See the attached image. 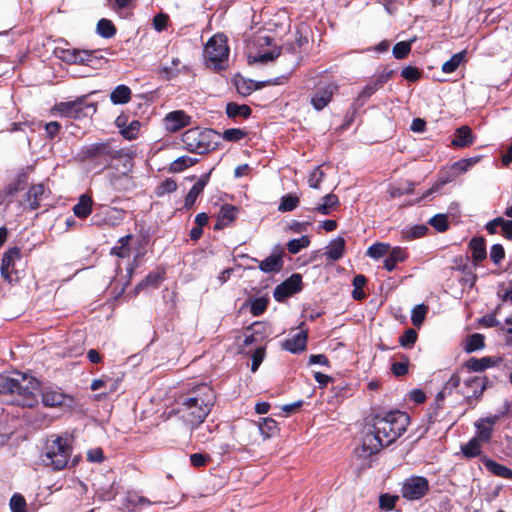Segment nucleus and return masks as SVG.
Listing matches in <instances>:
<instances>
[{"instance_id":"nucleus-1","label":"nucleus","mask_w":512,"mask_h":512,"mask_svg":"<svg viewBox=\"0 0 512 512\" xmlns=\"http://www.w3.org/2000/svg\"><path fill=\"white\" fill-rule=\"evenodd\" d=\"M408 424L409 416L405 412L390 411L376 415L373 430L363 437L362 451L366 455L376 454L381 448L395 442L406 431Z\"/></svg>"},{"instance_id":"nucleus-2","label":"nucleus","mask_w":512,"mask_h":512,"mask_svg":"<svg viewBox=\"0 0 512 512\" xmlns=\"http://www.w3.org/2000/svg\"><path fill=\"white\" fill-rule=\"evenodd\" d=\"M214 401L213 389L207 384H202L186 394L180 395L174 412L185 426L193 431L209 415Z\"/></svg>"},{"instance_id":"nucleus-3","label":"nucleus","mask_w":512,"mask_h":512,"mask_svg":"<svg viewBox=\"0 0 512 512\" xmlns=\"http://www.w3.org/2000/svg\"><path fill=\"white\" fill-rule=\"evenodd\" d=\"M39 382L33 376L13 371L0 374V394L10 397L13 405L32 408L38 403Z\"/></svg>"},{"instance_id":"nucleus-4","label":"nucleus","mask_w":512,"mask_h":512,"mask_svg":"<svg viewBox=\"0 0 512 512\" xmlns=\"http://www.w3.org/2000/svg\"><path fill=\"white\" fill-rule=\"evenodd\" d=\"M123 151L116 149L111 141L92 143L81 147L77 157L82 162H89L101 169L111 167L119 170L118 162L125 157Z\"/></svg>"},{"instance_id":"nucleus-5","label":"nucleus","mask_w":512,"mask_h":512,"mask_svg":"<svg viewBox=\"0 0 512 512\" xmlns=\"http://www.w3.org/2000/svg\"><path fill=\"white\" fill-rule=\"evenodd\" d=\"M71 453L72 447L67 438L52 435L46 441L41 461L45 466L59 471L67 466Z\"/></svg>"},{"instance_id":"nucleus-6","label":"nucleus","mask_w":512,"mask_h":512,"mask_svg":"<svg viewBox=\"0 0 512 512\" xmlns=\"http://www.w3.org/2000/svg\"><path fill=\"white\" fill-rule=\"evenodd\" d=\"M217 133L212 129H200L198 127L185 131L182 135L184 149L191 153L204 154L214 150L217 142Z\"/></svg>"},{"instance_id":"nucleus-7","label":"nucleus","mask_w":512,"mask_h":512,"mask_svg":"<svg viewBox=\"0 0 512 512\" xmlns=\"http://www.w3.org/2000/svg\"><path fill=\"white\" fill-rule=\"evenodd\" d=\"M229 47L227 39L223 35H215L209 39L204 47V57L207 65L216 71L224 70L227 67Z\"/></svg>"},{"instance_id":"nucleus-8","label":"nucleus","mask_w":512,"mask_h":512,"mask_svg":"<svg viewBox=\"0 0 512 512\" xmlns=\"http://www.w3.org/2000/svg\"><path fill=\"white\" fill-rule=\"evenodd\" d=\"M339 86L336 82L320 81L311 95L310 103L316 111H322L332 101L334 95L338 93Z\"/></svg>"},{"instance_id":"nucleus-9","label":"nucleus","mask_w":512,"mask_h":512,"mask_svg":"<svg viewBox=\"0 0 512 512\" xmlns=\"http://www.w3.org/2000/svg\"><path fill=\"white\" fill-rule=\"evenodd\" d=\"M429 491V482L422 476H411L407 478L401 489L402 497L407 500H419Z\"/></svg>"},{"instance_id":"nucleus-10","label":"nucleus","mask_w":512,"mask_h":512,"mask_svg":"<svg viewBox=\"0 0 512 512\" xmlns=\"http://www.w3.org/2000/svg\"><path fill=\"white\" fill-rule=\"evenodd\" d=\"M492 386V382L487 377L473 376L464 380L461 394L468 403L472 400H478L487 387Z\"/></svg>"},{"instance_id":"nucleus-11","label":"nucleus","mask_w":512,"mask_h":512,"mask_svg":"<svg viewBox=\"0 0 512 512\" xmlns=\"http://www.w3.org/2000/svg\"><path fill=\"white\" fill-rule=\"evenodd\" d=\"M119 173H113L110 176L111 185L117 190H127L132 187L133 182L132 178L129 175V172L132 168V159L128 155L122 157V159L118 162Z\"/></svg>"},{"instance_id":"nucleus-12","label":"nucleus","mask_w":512,"mask_h":512,"mask_svg":"<svg viewBox=\"0 0 512 512\" xmlns=\"http://www.w3.org/2000/svg\"><path fill=\"white\" fill-rule=\"evenodd\" d=\"M56 109L64 116L69 118H80L87 116L88 112L94 113L96 106L94 104H83L82 99L69 102H61L56 105Z\"/></svg>"},{"instance_id":"nucleus-13","label":"nucleus","mask_w":512,"mask_h":512,"mask_svg":"<svg viewBox=\"0 0 512 512\" xmlns=\"http://www.w3.org/2000/svg\"><path fill=\"white\" fill-rule=\"evenodd\" d=\"M393 72V70L384 71L379 75L373 77L359 93L356 99L357 105L362 106L367 99H369L376 91L381 89L384 86V84L387 83L389 79L392 77Z\"/></svg>"},{"instance_id":"nucleus-14","label":"nucleus","mask_w":512,"mask_h":512,"mask_svg":"<svg viewBox=\"0 0 512 512\" xmlns=\"http://www.w3.org/2000/svg\"><path fill=\"white\" fill-rule=\"evenodd\" d=\"M165 128L169 132H176L191 124V116L182 110L168 113L164 118Z\"/></svg>"},{"instance_id":"nucleus-15","label":"nucleus","mask_w":512,"mask_h":512,"mask_svg":"<svg viewBox=\"0 0 512 512\" xmlns=\"http://www.w3.org/2000/svg\"><path fill=\"white\" fill-rule=\"evenodd\" d=\"M499 416H490L481 418L475 423L477 429L476 435L474 436L483 443H488L492 437L493 426L498 422Z\"/></svg>"},{"instance_id":"nucleus-16","label":"nucleus","mask_w":512,"mask_h":512,"mask_svg":"<svg viewBox=\"0 0 512 512\" xmlns=\"http://www.w3.org/2000/svg\"><path fill=\"white\" fill-rule=\"evenodd\" d=\"M20 257L21 251L18 247H12L4 253L2 257L0 271L2 277L6 281L11 282V272L14 269L15 261L20 259Z\"/></svg>"},{"instance_id":"nucleus-17","label":"nucleus","mask_w":512,"mask_h":512,"mask_svg":"<svg viewBox=\"0 0 512 512\" xmlns=\"http://www.w3.org/2000/svg\"><path fill=\"white\" fill-rule=\"evenodd\" d=\"M95 53L96 51L71 48L63 50L61 58L67 63L89 65Z\"/></svg>"},{"instance_id":"nucleus-18","label":"nucleus","mask_w":512,"mask_h":512,"mask_svg":"<svg viewBox=\"0 0 512 512\" xmlns=\"http://www.w3.org/2000/svg\"><path fill=\"white\" fill-rule=\"evenodd\" d=\"M307 332L299 331L282 343V348L291 353H301L306 349Z\"/></svg>"},{"instance_id":"nucleus-19","label":"nucleus","mask_w":512,"mask_h":512,"mask_svg":"<svg viewBox=\"0 0 512 512\" xmlns=\"http://www.w3.org/2000/svg\"><path fill=\"white\" fill-rule=\"evenodd\" d=\"M258 263V268L264 273H277L283 268V258L281 253H273L262 261L253 259Z\"/></svg>"},{"instance_id":"nucleus-20","label":"nucleus","mask_w":512,"mask_h":512,"mask_svg":"<svg viewBox=\"0 0 512 512\" xmlns=\"http://www.w3.org/2000/svg\"><path fill=\"white\" fill-rule=\"evenodd\" d=\"M500 361V358L492 356H485L482 358L472 357L465 362L464 366L472 372H483L484 370L497 365Z\"/></svg>"},{"instance_id":"nucleus-21","label":"nucleus","mask_w":512,"mask_h":512,"mask_svg":"<svg viewBox=\"0 0 512 512\" xmlns=\"http://www.w3.org/2000/svg\"><path fill=\"white\" fill-rule=\"evenodd\" d=\"M237 208L231 204H224L220 207V210L217 214V221L214 225L215 230H221L224 227L231 224L237 215Z\"/></svg>"},{"instance_id":"nucleus-22","label":"nucleus","mask_w":512,"mask_h":512,"mask_svg":"<svg viewBox=\"0 0 512 512\" xmlns=\"http://www.w3.org/2000/svg\"><path fill=\"white\" fill-rule=\"evenodd\" d=\"M210 174L211 172L203 174L189 190L184 203V207L186 209H190L195 204L197 197L203 192L205 186L208 184Z\"/></svg>"},{"instance_id":"nucleus-23","label":"nucleus","mask_w":512,"mask_h":512,"mask_svg":"<svg viewBox=\"0 0 512 512\" xmlns=\"http://www.w3.org/2000/svg\"><path fill=\"white\" fill-rule=\"evenodd\" d=\"M66 400L71 401V398L58 390H47L42 393V403L46 407L62 406Z\"/></svg>"},{"instance_id":"nucleus-24","label":"nucleus","mask_w":512,"mask_h":512,"mask_svg":"<svg viewBox=\"0 0 512 512\" xmlns=\"http://www.w3.org/2000/svg\"><path fill=\"white\" fill-rule=\"evenodd\" d=\"M458 176L454 173V171L448 167L445 170H442L439 174L438 181L430 188L428 189L421 197V199H426L433 193L440 190L442 186H444L447 183L452 182L454 179H456Z\"/></svg>"},{"instance_id":"nucleus-25","label":"nucleus","mask_w":512,"mask_h":512,"mask_svg":"<svg viewBox=\"0 0 512 512\" xmlns=\"http://www.w3.org/2000/svg\"><path fill=\"white\" fill-rule=\"evenodd\" d=\"M474 142V138L472 135V130L469 126H461L455 132L454 138L452 140V145L455 147H468L472 145Z\"/></svg>"},{"instance_id":"nucleus-26","label":"nucleus","mask_w":512,"mask_h":512,"mask_svg":"<svg viewBox=\"0 0 512 512\" xmlns=\"http://www.w3.org/2000/svg\"><path fill=\"white\" fill-rule=\"evenodd\" d=\"M93 200L87 194H82L79 201L73 207V212L80 219L87 218L92 212Z\"/></svg>"},{"instance_id":"nucleus-27","label":"nucleus","mask_w":512,"mask_h":512,"mask_svg":"<svg viewBox=\"0 0 512 512\" xmlns=\"http://www.w3.org/2000/svg\"><path fill=\"white\" fill-rule=\"evenodd\" d=\"M345 250V240L342 237H337L329 243L326 247L325 255L327 259L337 261L343 256Z\"/></svg>"},{"instance_id":"nucleus-28","label":"nucleus","mask_w":512,"mask_h":512,"mask_svg":"<svg viewBox=\"0 0 512 512\" xmlns=\"http://www.w3.org/2000/svg\"><path fill=\"white\" fill-rule=\"evenodd\" d=\"M472 257L476 263L483 261L487 256L486 243L483 237H474L469 242Z\"/></svg>"},{"instance_id":"nucleus-29","label":"nucleus","mask_w":512,"mask_h":512,"mask_svg":"<svg viewBox=\"0 0 512 512\" xmlns=\"http://www.w3.org/2000/svg\"><path fill=\"white\" fill-rule=\"evenodd\" d=\"M45 192L43 184H36L30 187L26 194V201L30 210H36L40 206V201Z\"/></svg>"},{"instance_id":"nucleus-30","label":"nucleus","mask_w":512,"mask_h":512,"mask_svg":"<svg viewBox=\"0 0 512 512\" xmlns=\"http://www.w3.org/2000/svg\"><path fill=\"white\" fill-rule=\"evenodd\" d=\"M484 466L495 476L505 479H512V470L502 464L495 462L492 459L484 457L482 459Z\"/></svg>"},{"instance_id":"nucleus-31","label":"nucleus","mask_w":512,"mask_h":512,"mask_svg":"<svg viewBox=\"0 0 512 512\" xmlns=\"http://www.w3.org/2000/svg\"><path fill=\"white\" fill-rule=\"evenodd\" d=\"M164 278V269H158L155 272L149 273L143 280H141L137 286L136 290H144L148 287L157 288Z\"/></svg>"},{"instance_id":"nucleus-32","label":"nucleus","mask_w":512,"mask_h":512,"mask_svg":"<svg viewBox=\"0 0 512 512\" xmlns=\"http://www.w3.org/2000/svg\"><path fill=\"white\" fill-rule=\"evenodd\" d=\"M131 89L124 85H118L110 94V100L114 105L126 104L131 100Z\"/></svg>"},{"instance_id":"nucleus-33","label":"nucleus","mask_w":512,"mask_h":512,"mask_svg":"<svg viewBox=\"0 0 512 512\" xmlns=\"http://www.w3.org/2000/svg\"><path fill=\"white\" fill-rule=\"evenodd\" d=\"M406 257V252L402 248L395 247L389 251L386 259L384 260V268L387 271H392L396 268L397 264L403 262Z\"/></svg>"},{"instance_id":"nucleus-34","label":"nucleus","mask_w":512,"mask_h":512,"mask_svg":"<svg viewBox=\"0 0 512 512\" xmlns=\"http://www.w3.org/2000/svg\"><path fill=\"white\" fill-rule=\"evenodd\" d=\"M280 55H281V48L274 46L269 51L259 52L258 55H255V56L248 55V62H249V64H253V63L266 64L268 62L274 61Z\"/></svg>"},{"instance_id":"nucleus-35","label":"nucleus","mask_w":512,"mask_h":512,"mask_svg":"<svg viewBox=\"0 0 512 512\" xmlns=\"http://www.w3.org/2000/svg\"><path fill=\"white\" fill-rule=\"evenodd\" d=\"M339 205L338 196L330 193L322 198V203L314 208V211L322 214L329 215Z\"/></svg>"},{"instance_id":"nucleus-36","label":"nucleus","mask_w":512,"mask_h":512,"mask_svg":"<svg viewBox=\"0 0 512 512\" xmlns=\"http://www.w3.org/2000/svg\"><path fill=\"white\" fill-rule=\"evenodd\" d=\"M151 501L139 495L137 492L129 491L125 497V506L130 510H135L138 507L151 505Z\"/></svg>"},{"instance_id":"nucleus-37","label":"nucleus","mask_w":512,"mask_h":512,"mask_svg":"<svg viewBox=\"0 0 512 512\" xmlns=\"http://www.w3.org/2000/svg\"><path fill=\"white\" fill-rule=\"evenodd\" d=\"M481 443L483 442L473 437L466 444H463L461 446L463 456L468 459L480 456L482 453Z\"/></svg>"},{"instance_id":"nucleus-38","label":"nucleus","mask_w":512,"mask_h":512,"mask_svg":"<svg viewBox=\"0 0 512 512\" xmlns=\"http://www.w3.org/2000/svg\"><path fill=\"white\" fill-rule=\"evenodd\" d=\"M251 108L248 105H239L235 102H230L226 106V114L229 118H236L238 116L247 118L251 115Z\"/></svg>"},{"instance_id":"nucleus-39","label":"nucleus","mask_w":512,"mask_h":512,"mask_svg":"<svg viewBox=\"0 0 512 512\" xmlns=\"http://www.w3.org/2000/svg\"><path fill=\"white\" fill-rule=\"evenodd\" d=\"M466 58V51H460L452 57L443 63L442 65V71L444 73H452L455 72L458 67L465 61Z\"/></svg>"},{"instance_id":"nucleus-40","label":"nucleus","mask_w":512,"mask_h":512,"mask_svg":"<svg viewBox=\"0 0 512 512\" xmlns=\"http://www.w3.org/2000/svg\"><path fill=\"white\" fill-rule=\"evenodd\" d=\"M116 28L112 21L102 18L97 23V33L106 39L112 38L116 34Z\"/></svg>"},{"instance_id":"nucleus-41","label":"nucleus","mask_w":512,"mask_h":512,"mask_svg":"<svg viewBox=\"0 0 512 512\" xmlns=\"http://www.w3.org/2000/svg\"><path fill=\"white\" fill-rule=\"evenodd\" d=\"M197 162V159L189 156H181L174 160L170 165V171L173 173H180L186 168L193 166Z\"/></svg>"},{"instance_id":"nucleus-42","label":"nucleus","mask_w":512,"mask_h":512,"mask_svg":"<svg viewBox=\"0 0 512 512\" xmlns=\"http://www.w3.org/2000/svg\"><path fill=\"white\" fill-rule=\"evenodd\" d=\"M367 283V278L364 275H356L353 279V291L352 297L355 300H363L366 297V293L363 290V287Z\"/></svg>"},{"instance_id":"nucleus-43","label":"nucleus","mask_w":512,"mask_h":512,"mask_svg":"<svg viewBox=\"0 0 512 512\" xmlns=\"http://www.w3.org/2000/svg\"><path fill=\"white\" fill-rule=\"evenodd\" d=\"M299 197L294 194H287L281 198L278 210L281 212L293 211L299 205Z\"/></svg>"},{"instance_id":"nucleus-44","label":"nucleus","mask_w":512,"mask_h":512,"mask_svg":"<svg viewBox=\"0 0 512 512\" xmlns=\"http://www.w3.org/2000/svg\"><path fill=\"white\" fill-rule=\"evenodd\" d=\"M132 239L131 235H126L119 239L120 246H115L111 249V255H116L120 258H125L129 256V242Z\"/></svg>"},{"instance_id":"nucleus-45","label":"nucleus","mask_w":512,"mask_h":512,"mask_svg":"<svg viewBox=\"0 0 512 512\" xmlns=\"http://www.w3.org/2000/svg\"><path fill=\"white\" fill-rule=\"evenodd\" d=\"M428 307L424 304L416 305L411 312V321L415 327H420L426 317Z\"/></svg>"},{"instance_id":"nucleus-46","label":"nucleus","mask_w":512,"mask_h":512,"mask_svg":"<svg viewBox=\"0 0 512 512\" xmlns=\"http://www.w3.org/2000/svg\"><path fill=\"white\" fill-rule=\"evenodd\" d=\"M485 346L484 336L479 333L470 335L467 338L465 350L469 353L480 350Z\"/></svg>"},{"instance_id":"nucleus-47","label":"nucleus","mask_w":512,"mask_h":512,"mask_svg":"<svg viewBox=\"0 0 512 512\" xmlns=\"http://www.w3.org/2000/svg\"><path fill=\"white\" fill-rule=\"evenodd\" d=\"M310 244V239L308 236L304 235L298 239H292L287 243V250L291 254H297L301 249L308 247Z\"/></svg>"},{"instance_id":"nucleus-48","label":"nucleus","mask_w":512,"mask_h":512,"mask_svg":"<svg viewBox=\"0 0 512 512\" xmlns=\"http://www.w3.org/2000/svg\"><path fill=\"white\" fill-rule=\"evenodd\" d=\"M281 284L283 288H287L292 294H295L302 289V277L300 274H293Z\"/></svg>"},{"instance_id":"nucleus-49","label":"nucleus","mask_w":512,"mask_h":512,"mask_svg":"<svg viewBox=\"0 0 512 512\" xmlns=\"http://www.w3.org/2000/svg\"><path fill=\"white\" fill-rule=\"evenodd\" d=\"M27 182H28V175H27V173H20V174H18L17 177L15 178V180L12 181L8 185V187H7L8 194L14 195L19 190H22L24 188V186L27 184Z\"/></svg>"},{"instance_id":"nucleus-50","label":"nucleus","mask_w":512,"mask_h":512,"mask_svg":"<svg viewBox=\"0 0 512 512\" xmlns=\"http://www.w3.org/2000/svg\"><path fill=\"white\" fill-rule=\"evenodd\" d=\"M389 251V245L384 243H376L371 245L368 249L366 254L374 259H379L383 256H385Z\"/></svg>"},{"instance_id":"nucleus-51","label":"nucleus","mask_w":512,"mask_h":512,"mask_svg":"<svg viewBox=\"0 0 512 512\" xmlns=\"http://www.w3.org/2000/svg\"><path fill=\"white\" fill-rule=\"evenodd\" d=\"M429 224L438 232H445L449 228L446 214H437L429 220Z\"/></svg>"},{"instance_id":"nucleus-52","label":"nucleus","mask_w":512,"mask_h":512,"mask_svg":"<svg viewBox=\"0 0 512 512\" xmlns=\"http://www.w3.org/2000/svg\"><path fill=\"white\" fill-rule=\"evenodd\" d=\"M141 124L138 120H133L127 125L126 127L121 129V134L125 139L133 140L136 139L139 130H140Z\"/></svg>"},{"instance_id":"nucleus-53","label":"nucleus","mask_w":512,"mask_h":512,"mask_svg":"<svg viewBox=\"0 0 512 512\" xmlns=\"http://www.w3.org/2000/svg\"><path fill=\"white\" fill-rule=\"evenodd\" d=\"M259 430L265 437H271L277 430V423L271 418H263L259 423Z\"/></svg>"},{"instance_id":"nucleus-54","label":"nucleus","mask_w":512,"mask_h":512,"mask_svg":"<svg viewBox=\"0 0 512 512\" xmlns=\"http://www.w3.org/2000/svg\"><path fill=\"white\" fill-rule=\"evenodd\" d=\"M268 303L269 300L265 297L256 298L251 302L250 312L253 316H260L267 309Z\"/></svg>"},{"instance_id":"nucleus-55","label":"nucleus","mask_w":512,"mask_h":512,"mask_svg":"<svg viewBox=\"0 0 512 512\" xmlns=\"http://www.w3.org/2000/svg\"><path fill=\"white\" fill-rule=\"evenodd\" d=\"M247 135V131L240 128H230L223 132V139L229 142H238Z\"/></svg>"},{"instance_id":"nucleus-56","label":"nucleus","mask_w":512,"mask_h":512,"mask_svg":"<svg viewBox=\"0 0 512 512\" xmlns=\"http://www.w3.org/2000/svg\"><path fill=\"white\" fill-rule=\"evenodd\" d=\"M411 51V42L410 41H401L394 45L393 47V56L396 59H404Z\"/></svg>"},{"instance_id":"nucleus-57","label":"nucleus","mask_w":512,"mask_h":512,"mask_svg":"<svg viewBox=\"0 0 512 512\" xmlns=\"http://www.w3.org/2000/svg\"><path fill=\"white\" fill-rule=\"evenodd\" d=\"M322 166L315 167L308 177V183L311 188L319 189L320 183L323 181L325 174L321 169Z\"/></svg>"},{"instance_id":"nucleus-58","label":"nucleus","mask_w":512,"mask_h":512,"mask_svg":"<svg viewBox=\"0 0 512 512\" xmlns=\"http://www.w3.org/2000/svg\"><path fill=\"white\" fill-rule=\"evenodd\" d=\"M107 211L105 221L110 225H117L124 217V210L114 207H109Z\"/></svg>"},{"instance_id":"nucleus-59","label":"nucleus","mask_w":512,"mask_h":512,"mask_svg":"<svg viewBox=\"0 0 512 512\" xmlns=\"http://www.w3.org/2000/svg\"><path fill=\"white\" fill-rule=\"evenodd\" d=\"M399 497L397 495H390V494H382L379 497V507L382 510L390 511L394 509L395 504Z\"/></svg>"},{"instance_id":"nucleus-60","label":"nucleus","mask_w":512,"mask_h":512,"mask_svg":"<svg viewBox=\"0 0 512 512\" xmlns=\"http://www.w3.org/2000/svg\"><path fill=\"white\" fill-rule=\"evenodd\" d=\"M402 359V361L394 362L391 365V371L397 377L404 376L408 373L409 360L405 356H402Z\"/></svg>"},{"instance_id":"nucleus-61","label":"nucleus","mask_w":512,"mask_h":512,"mask_svg":"<svg viewBox=\"0 0 512 512\" xmlns=\"http://www.w3.org/2000/svg\"><path fill=\"white\" fill-rule=\"evenodd\" d=\"M10 508L12 512H26V501L20 494H14L10 499Z\"/></svg>"},{"instance_id":"nucleus-62","label":"nucleus","mask_w":512,"mask_h":512,"mask_svg":"<svg viewBox=\"0 0 512 512\" xmlns=\"http://www.w3.org/2000/svg\"><path fill=\"white\" fill-rule=\"evenodd\" d=\"M401 76L408 81L415 82L420 79L421 72L416 67L406 66L402 69Z\"/></svg>"},{"instance_id":"nucleus-63","label":"nucleus","mask_w":512,"mask_h":512,"mask_svg":"<svg viewBox=\"0 0 512 512\" xmlns=\"http://www.w3.org/2000/svg\"><path fill=\"white\" fill-rule=\"evenodd\" d=\"M265 357V348L258 347L252 354L251 371L256 372Z\"/></svg>"},{"instance_id":"nucleus-64","label":"nucleus","mask_w":512,"mask_h":512,"mask_svg":"<svg viewBox=\"0 0 512 512\" xmlns=\"http://www.w3.org/2000/svg\"><path fill=\"white\" fill-rule=\"evenodd\" d=\"M417 340V333L413 329H408L400 338L399 342L403 347L412 346Z\"/></svg>"}]
</instances>
